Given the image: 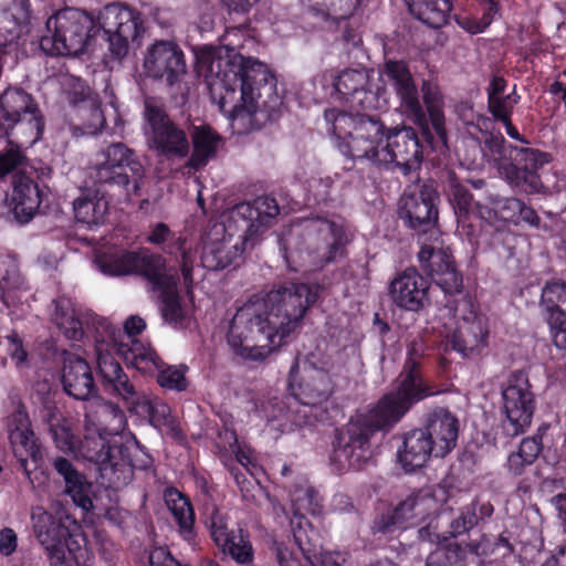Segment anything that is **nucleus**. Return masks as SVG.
<instances>
[{
	"instance_id": "7c9ffc66",
	"label": "nucleus",
	"mask_w": 566,
	"mask_h": 566,
	"mask_svg": "<svg viewBox=\"0 0 566 566\" xmlns=\"http://www.w3.org/2000/svg\"><path fill=\"white\" fill-rule=\"evenodd\" d=\"M490 542L483 538L475 546L440 544L427 558L426 566H483L482 556L488 555Z\"/></svg>"
},
{
	"instance_id": "dca6fc26",
	"label": "nucleus",
	"mask_w": 566,
	"mask_h": 566,
	"mask_svg": "<svg viewBox=\"0 0 566 566\" xmlns=\"http://www.w3.org/2000/svg\"><path fill=\"white\" fill-rule=\"evenodd\" d=\"M485 148L486 156L497 164L500 174L512 186L526 193H538L543 190L536 171L549 161L548 155L533 148L513 146L501 136L488 139Z\"/></svg>"
},
{
	"instance_id": "3c124183",
	"label": "nucleus",
	"mask_w": 566,
	"mask_h": 566,
	"mask_svg": "<svg viewBox=\"0 0 566 566\" xmlns=\"http://www.w3.org/2000/svg\"><path fill=\"white\" fill-rule=\"evenodd\" d=\"M478 523L476 504L471 503L460 511L458 517L450 522V534L458 536L471 530Z\"/></svg>"
},
{
	"instance_id": "5701e85b",
	"label": "nucleus",
	"mask_w": 566,
	"mask_h": 566,
	"mask_svg": "<svg viewBox=\"0 0 566 566\" xmlns=\"http://www.w3.org/2000/svg\"><path fill=\"white\" fill-rule=\"evenodd\" d=\"M145 118V135L150 148L167 158H182L188 155L189 143L186 134L160 108L147 103Z\"/></svg>"
},
{
	"instance_id": "ddd939ff",
	"label": "nucleus",
	"mask_w": 566,
	"mask_h": 566,
	"mask_svg": "<svg viewBox=\"0 0 566 566\" xmlns=\"http://www.w3.org/2000/svg\"><path fill=\"white\" fill-rule=\"evenodd\" d=\"M433 328L462 357H474L488 345V323L472 297H460L438 310Z\"/></svg>"
},
{
	"instance_id": "774afa93",
	"label": "nucleus",
	"mask_w": 566,
	"mask_h": 566,
	"mask_svg": "<svg viewBox=\"0 0 566 566\" xmlns=\"http://www.w3.org/2000/svg\"><path fill=\"white\" fill-rule=\"evenodd\" d=\"M542 566H566V544L562 545L557 553Z\"/></svg>"
},
{
	"instance_id": "f257e3e1",
	"label": "nucleus",
	"mask_w": 566,
	"mask_h": 566,
	"mask_svg": "<svg viewBox=\"0 0 566 566\" xmlns=\"http://www.w3.org/2000/svg\"><path fill=\"white\" fill-rule=\"evenodd\" d=\"M196 57L198 74L205 78L212 101L233 130L251 129L253 115L260 111L274 118L282 99L266 64L243 56L230 45H205L198 49Z\"/></svg>"
},
{
	"instance_id": "6e6552de",
	"label": "nucleus",
	"mask_w": 566,
	"mask_h": 566,
	"mask_svg": "<svg viewBox=\"0 0 566 566\" xmlns=\"http://www.w3.org/2000/svg\"><path fill=\"white\" fill-rule=\"evenodd\" d=\"M94 264L101 273L108 276L143 275L154 296L160 302L164 319L176 327L189 324L192 302L179 294L177 271L167 266L163 256L146 250L134 252L116 244H105L96 251Z\"/></svg>"
},
{
	"instance_id": "f8f14e48",
	"label": "nucleus",
	"mask_w": 566,
	"mask_h": 566,
	"mask_svg": "<svg viewBox=\"0 0 566 566\" xmlns=\"http://www.w3.org/2000/svg\"><path fill=\"white\" fill-rule=\"evenodd\" d=\"M273 324L274 321L265 314V304L253 295L230 319L227 344L243 360L263 361L284 345Z\"/></svg>"
},
{
	"instance_id": "13d9d810",
	"label": "nucleus",
	"mask_w": 566,
	"mask_h": 566,
	"mask_svg": "<svg viewBox=\"0 0 566 566\" xmlns=\"http://www.w3.org/2000/svg\"><path fill=\"white\" fill-rule=\"evenodd\" d=\"M18 547V536L10 527L0 531V555L10 556Z\"/></svg>"
},
{
	"instance_id": "680f3d73",
	"label": "nucleus",
	"mask_w": 566,
	"mask_h": 566,
	"mask_svg": "<svg viewBox=\"0 0 566 566\" xmlns=\"http://www.w3.org/2000/svg\"><path fill=\"white\" fill-rule=\"evenodd\" d=\"M233 452H235L237 461L253 474V470L256 468L253 451L249 447H237Z\"/></svg>"
},
{
	"instance_id": "8fccbe9b",
	"label": "nucleus",
	"mask_w": 566,
	"mask_h": 566,
	"mask_svg": "<svg viewBox=\"0 0 566 566\" xmlns=\"http://www.w3.org/2000/svg\"><path fill=\"white\" fill-rule=\"evenodd\" d=\"M520 96L515 93V88L512 92L492 98L489 102V108L494 117L497 119L511 118L514 106L518 103Z\"/></svg>"
},
{
	"instance_id": "c756f323",
	"label": "nucleus",
	"mask_w": 566,
	"mask_h": 566,
	"mask_svg": "<svg viewBox=\"0 0 566 566\" xmlns=\"http://www.w3.org/2000/svg\"><path fill=\"white\" fill-rule=\"evenodd\" d=\"M428 282L416 270L408 269L390 284L395 304L407 311H419L428 300Z\"/></svg>"
},
{
	"instance_id": "37998d69",
	"label": "nucleus",
	"mask_w": 566,
	"mask_h": 566,
	"mask_svg": "<svg viewBox=\"0 0 566 566\" xmlns=\"http://www.w3.org/2000/svg\"><path fill=\"white\" fill-rule=\"evenodd\" d=\"M423 102L427 106L429 118L439 139L447 144L444 115L442 112V97L437 84L424 81L422 84Z\"/></svg>"
},
{
	"instance_id": "a878e982",
	"label": "nucleus",
	"mask_w": 566,
	"mask_h": 566,
	"mask_svg": "<svg viewBox=\"0 0 566 566\" xmlns=\"http://www.w3.org/2000/svg\"><path fill=\"white\" fill-rule=\"evenodd\" d=\"M144 71L147 76L164 80L169 85L179 82L187 72L185 54L174 41L159 40L145 54Z\"/></svg>"
},
{
	"instance_id": "1a4fd4ad",
	"label": "nucleus",
	"mask_w": 566,
	"mask_h": 566,
	"mask_svg": "<svg viewBox=\"0 0 566 566\" xmlns=\"http://www.w3.org/2000/svg\"><path fill=\"white\" fill-rule=\"evenodd\" d=\"M345 354L329 350L326 342L317 344L315 350L304 357L297 356L289 374V390L300 406L293 411L292 422L312 426L318 406L327 401L333 392V377L345 369Z\"/></svg>"
},
{
	"instance_id": "6ab92c4d",
	"label": "nucleus",
	"mask_w": 566,
	"mask_h": 566,
	"mask_svg": "<svg viewBox=\"0 0 566 566\" xmlns=\"http://www.w3.org/2000/svg\"><path fill=\"white\" fill-rule=\"evenodd\" d=\"M0 123L12 130V136H23L22 145H34L42 135L43 122L29 94L9 88L0 96Z\"/></svg>"
},
{
	"instance_id": "58836bf2",
	"label": "nucleus",
	"mask_w": 566,
	"mask_h": 566,
	"mask_svg": "<svg viewBox=\"0 0 566 566\" xmlns=\"http://www.w3.org/2000/svg\"><path fill=\"white\" fill-rule=\"evenodd\" d=\"M147 241L153 244H164L168 243V252L169 253H181L182 260V275L186 283L191 282V271L196 260V256L192 255L191 252H188L186 249V240L178 237L174 239V234L169 230V228L165 223H156L151 227L150 232L147 237Z\"/></svg>"
},
{
	"instance_id": "f3484780",
	"label": "nucleus",
	"mask_w": 566,
	"mask_h": 566,
	"mask_svg": "<svg viewBox=\"0 0 566 566\" xmlns=\"http://www.w3.org/2000/svg\"><path fill=\"white\" fill-rule=\"evenodd\" d=\"M318 292V285L290 283L255 297L265 304V314L274 321V328L285 344L300 326L307 310L316 302Z\"/></svg>"
},
{
	"instance_id": "052dcab7",
	"label": "nucleus",
	"mask_w": 566,
	"mask_h": 566,
	"mask_svg": "<svg viewBox=\"0 0 566 566\" xmlns=\"http://www.w3.org/2000/svg\"><path fill=\"white\" fill-rule=\"evenodd\" d=\"M523 201L516 198H507L503 201L501 218L517 223L518 212L522 209Z\"/></svg>"
},
{
	"instance_id": "de8ad7c7",
	"label": "nucleus",
	"mask_w": 566,
	"mask_h": 566,
	"mask_svg": "<svg viewBox=\"0 0 566 566\" xmlns=\"http://www.w3.org/2000/svg\"><path fill=\"white\" fill-rule=\"evenodd\" d=\"M449 201L453 207L459 227H464L468 214L472 208V196L468 189L459 184L451 182Z\"/></svg>"
},
{
	"instance_id": "423d86ee",
	"label": "nucleus",
	"mask_w": 566,
	"mask_h": 566,
	"mask_svg": "<svg viewBox=\"0 0 566 566\" xmlns=\"http://www.w3.org/2000/svg\"><path fill=\"white\" fill-rule=\"evenodd\" d=\"M324 119L336 148L349 159L396 164L405 170L413 169L421 161L419 140L412 128L387 129L374 117L336 107L326 109Z\"/></svg>"
},
{
	"instance_id": "c85d7f7f",
	"label": "nucleus",
	"mask_w": 566,
	"mask_h": 566,
	"mask_svg": "<svg viewBox=\"0 0 566 566\" xmlns=\"http://www.w3.org/2000/svg\"><path fill=\"white\" fill-rule=\"evenodd\" d=\"M61 379L65 392L75 399L87 400L95 392L92 369L87 361L76 354H64Z\"/></svg>"
},
{
	"instance_id": "20e7f679",
	"label": "nucleus",
	"mask_w": 566,
	"mask_h": 566,
	"mask_svg": "<svg viewBox=\"0 0 566 566\" xmlns=\"http://www.w3.org/2000/svg\"><path fill=\"white\" fill-rule=\"evenodd\" d=\"M52 318L67 339L80 342L85 337L90 342L92 338L98 371L101 358L119 365L113 352L143 374H153L158 368L157 353L148 343L137 338L146 328L140 316L128 317L120 329L74 300L61 296L53 302Z\"/></svg>"
},
{
	"instance_id": "e433bc0d",
	"label": "nucleus",
	"mask_w": 566,
	"mask_h": 566,
	"mask_svg": "<svg viewBox=\"0 0 566 566\" xmlns=\"http://www.w3.org/2000/svg\"><path fill=\"white\" fill-rule=\"evenodd\" d=\"M75 219L88 227L102 224L108 210V200L96 189H86L74 200Z\"/></svg>"
},
{
	"instance_id": "09e8293b",
	"label": "nucleus",
	"mask_w": 566,
	"mask_h": 566,
	"mask_svg": "<svg viewBox=\"0 0 566 566\" xmlns=\"http://www.w3.org/2000/svg\"><path fill=\"white\" fill-rule=\"evenodd\" d=\"M208 527L210 530V535L214 542V544L220 546L227 545V539L232 533H235L228 527V521L224 514L220 511H213L208 520Z\"/></svg>"
},
{
	"instance_id": "4468645a",
	"label": "nucleus",
	"mask_w": 566,
	"mask_h": 566,
	"mask_svg": "<svg viewBox=\"0 0 566 566\" xmlns=\"http://www.w3.org/2000/svg\"><path fill=\"white\" fill-rule=\"evenodd\" d=\"M99 376L104 389L119 398L129 412L147 417L148 422L161 434L179 438L181 430L170 407L159 398L138 390L120 365L101 358Z\"/></svg>"
},
{
	"instance_id": "9b49d317",
	"label": "nucleus",
	"mask_w": 566,
	"mask_h": 566,
	"mask_svg": "<svg viewBox=\"0 0 566 566\" xmlns=\"http://www.w3.org/2000/svg\"><path fill=\"white\" fill-rule=\"evenodd\" d=\"M31 520L51 566H91L93 551L74 520L64 514L52 515L39 506L32 510Z\"/></svg>"
},
{
	"instance_id": "338daca9",
	"label": "nucleus",
	"mask_w": 566,
	"mask_h": 566,
	"mask_svg": "<svg viewBox=\"0 0 566 566\" xmlns=\"http://www.w3.org/2000/svg\"><path fill=\"white\" fill-rule=\"evenodd\" d=\"M525 221L531 226H537L539 222V218L537 217L536 212L530 208L526 207L524 203L522 206V209L518 212L517 222Z\"/></svg>"
},
{
	"instance_id": "cd10ccee",
	"label": "nucleus",
	"mask_w": 566,
	"mask_h": 566,
	"mask_svg": "<svg viewBox=\"0 0 566 566\" xmlns=\"http://www.w3.org/2000/svg\"><path fill=\"white\" fill-rule=\"evenodd\" d=\"M386 76L387 81L395 88L396 94L400 98V106L403 111L415 118L423 115L419 101L418 90L415 81L407 67L401 61H388L385 63L382 72L376 73V76Z\"/></svg>"
},
{
	"instance_id": "c9c22d12",
	"label": "nucleus",
	"mask_w": 566,
	"mask_h": 566,
	"mask_svg": "<svg viewBox=\"0 0 566 566\" xmlns=\"http://www.w3.org/2000/svg\"><path fill=\"white\" fill-rule=\"evenodd\" d=\"M54 469L63 478L65 492L72 497L73 502L84 511L92 510V484L86 478L64 458L55 459Z\"/></svg>"
},
{
	"instance_id": "69168bd1",
	"label": "nucleus",
	"mask_w": 566,
	"mask_h": 566,
	"mask_svg": "<svg viewBox=\"0 0 566 566\" xmlns=\"http://www.w3.org/2000/svg\"><path fill=\"white\" fill-rule=\"evenodd\" d=\"M552 504L557 511L558 518L566 528V493H560L552 499Z\"/></svg>"
},
{
	"instance_id": "bf43d9fd",
	"label": "nucleus",
	"mask_w": 566,
	"mask_h": 566,
	"mask_svg": "<svg viewBox=\"0 0 566 566\" xmlns=\"http://www.w3.org/2000/svg\"><path fill=\"white\" fill-rule=\"evenodd\" d=\"M276 560L279 566H301L300 560L284 543H274Z\"/></svg>"
},
{
	"instance_id": "7ed1b4c3",
	"label": "nucleus",
	"mask_w": 566,
	"mask_h": 566,
	"mask_svg": "<svg viewBox=\"0 0 566 566\" xmlns=\"http://www.w3.org/2000/svg\"><path fill=\"white\" fill-rule=\"evenodd\" d=\"M440 392L423 380L413 363L405 364L395 390L385 395L369 411L357 413L344 429L337 431L331 454L332 464L339 472L365 468L374 458V433L390 429L412 405Z\"/></svg>"
},
{
	"instance_id": "9d476101",
	"label": "nucleus",
	"mask_w": 566,
	"mask_h": 566,
	"mask_svg": "<svg viewBox=\"0 0 566 566\" xmlns=\"http://www.w3.org/2000/svg\"><path fill=\"white\" fill-rule=\"evenodd\" d=\"M281 241L287 268L312 272L342 256L347 239L342 224L316 218L291 227Z\"/></svg>"
},
{
	"instance_id": "39448f33",
	"label": "nucleus",
	"mask_w": 566,
	"mask_h": 566,
	"mask_svg": "<svg viewBox=\"0 0 566 566\" xmlns=\"http://www.w3.org/2000/svg\"><path fill=\"white\" fill-rule=\"evenodd\" d=\"M99 30L111 53L123 57L143 33L140 13L129 7L112 3L99 11L96 23L85 11L65 8L48 19L40 46L52 55H77Z\"/></svg>"
},
{
	"instance_id": "c03bdc74",
	"label": "nucleus",
	"mask_w": 566,
	"mask_h": 566,
	"mask_svg": "<svg viewBox=\"0 0 566 566\" xmlns=\"http://www.w3.org/2000/svg\"><path fill=\"white\" fill-rule=\"evenodd\" d=\"M227 542L226 546L219 547L223 554L230 555L239 564H249L253 560L252 544L241 530L232 533Z\"/></svg>"
},
{
	"instance_id": "0eeeda50",
	"label": "nucleus",
	"mask_w": 566,
	"mask_h": 566,
	"mask_svg": "<svg viewBox=\"0 0 566 566\" xmlns=\"http://www.w3.org/2000/svg\"><path fill=\"white\" fill-rule=\"evenodd\" d=\"M279 211L275 199L270 197L241 202L224 211L221 221L203 239L200 264L217 271L234 263L262 240Z\"/></svg>"
},
{
	"instance_id": "f704fd0d",
	"label": "nucleus",
	"mask_w": 566,
	"mask_h": 566,
	"mask_svg": "<svg viewBox=\"0 0 566 566\" xmlns=\"http://www.w3.org/2000/svg\"><path fill=\"white\" fill-rule=\"evenodd\" d=\"M41 197L38 185L29 177L19 175L13 180L11 206L15 219L29 222L38 211Z\"/></svg>"
},
{
	"instance_id": "a211bd4d",
	"label": "nucleus",
	"mask_w": 566,
	"mask_h": 566,
	"mask_svg": "<svg viewBox=\"0 0 566 566\" xmlns=\"http://www.w3.org/2000/svg\"><path fill=\"white\" fill-rule=\"evenodd\" d=\"M143 167L133 159V153L122 143H115L97 153L92 164V177L98 184L122 186L127 196L136 195Z\"/></svg>"
},
{
	"instance_id": "412c9836",
	"label": "nucleus",
	"mask_w": 566,
	"mask_h": 566,
	"mask_svg": "<svg viewBox=\"0 0 566 566\" xmlns=\"http://www.w3.org/2000/svg\"><path fill=\"white\" fill-rule=\"evenodd\" d=\"M291 530L294 543L305 559H313L318 546V532L314 530L304 513L319 515L322 513L321 496L306 482L296 484L290 492Z\"/></svg>"
},
{
	"instance_id": "aec40b11",
	"label": "nucleus",
	"mask_w": 566,
	"mask_h": 566,
	"mask_svg": "<svg viewBox=\"0 0 566 566\" xmlns=\"http://www.w3.org/2000/svg\"><path fill=\"white\" fill-rule=\"evenodd\" d=\"M446 491L442 488L433 492L421 491L412 494L399 503L387 515L375 522V530L382 533H391L396 530H405L423 523L432 514L438 513L446 502Z\"/></svg>"
},
{
	"instance_id": "a18cd8bd",
	"label": "nucleus",
	"mask_w": 566,
	"mask_h": 566,
	"mask_svg": "<svg viewBox=\"0 0 566 566\" xmlns=\"http://www.w3.org/2000/svg\"><path fill=\"white\" fill-rule=\"evenodd\" d=\"M158 371L157 381L160 387L175 390V391H184L188 387V381L186 379V366H166L164 367L163 361L159 359L158 368L153 373Z\"/></svg>"
},
{
	"instance_id": "4be33fe9",
	"label": "nucleus",
	"mask_w": 566,
	"mask_h": 566,
	"mask_svg": "<svg viewBox=\"0 0 566 566\" xmlns=\"http://www.w3.org/2000/svg\"><path fill=\"white\" fill-rule=\"evenodd\" d=\"M503 411L506 417L505 430L511 436L524 432L532 422L535 397L527 377L514 373L502 390Z\"/></svg>"
},
{
	"instance_id": "4c0bfd02",
	"label": "nucleus",
	"mask_w": 566,
	"mask_h": 566,
	"mask_svg": "<svg viewBox=\"0 0 566 566\" xmlns=\"http://www.w3.org/2000/svg\"><path fill=\"white\" fill-rule=\"evenodd\" d=\"M164 500L170 511L180 535L188 542L193 539L195 512L190 501L177 489L167 488Z\"/></svg>"
},
{
	"instance_id": "473e14b6",
	"label": "nucleus",
	"mask_w": 566,
	"mask_h": 566,
	"mask_svg": "<svg viewBox=\"0 0 566 566\" xmlns=\"http://www.w3.org/2000/svg\"><path fill=\"white\" fill-rule=\"evenodd\" d=\"M430 436L434 444V457L442 458L450 453L458 440L459 420L447 409L434 410L428 418L427 427L423 429Z\"/></svg>"
},
{
	"instance_id": "b1692460",
	"label": "nucleus",
	"mask_w": 566,
	"mask_h": 566,
	"mask_svg": "<svg viewBox=\"0 0 566 566\" xmlns=\"http://www.w3.org/2000/svg\"><path fill=\"white\" fill-rule=\"evenodd\" d=\"M437 200L438 192L433 184H423L412 190L409 189L400 199L399 216L408 227L423 232L432 231L431 235H436L438 233L434 229L438 219Z\"/></svg>"
},
{
	"instance_id": "2f4dec72",
	"label": "nucleus",
	"mask_w": 566,
	"mask_h": 566,
	"mask_svg": "<svg viewBox=\"0 0 566 566\" xmlns=\"http://www.w3.org/2000/svg\"><path fill=\"white\" fill-rule=\"evenodd\" d=\"M9 439L14 454L25 468L27 459L34 461L41 458L40 447L30 427L28 412L19 407L8 418Z\"/></svg>"
},
{
	"instance_id": "393cba45",
	"label": "nucleus",
	"mask_w": 566,
	"mask_h": 566,
	"mask_svg": "<svg viewBox=\"0 0 566 566\" xmlns=\"http://www.w3.org/2000/svg\"><path fill=\"white\" fill-rule=\"evenodd\" d=\"M418 258L421 264L430 270L432 280L444 293L446 303H452L462 296L471 297L462 291V276L446 250L437 244H428L423 240Z\"/></svg>"
},
{
	"instance_id": "79ce46f5",
	"label": "nucleus",
	"mask_w": 566,
	"mask_h": 566,
	"mask_svg": "<svg viewBox=\"0 0 566 566\" xmlns=\"http://www.w3.org/2000/svg\"><path fill=\"white\" fill-rule=\"evenodd\" d=\"M542 450V439L539 437L525 438L522 440L516 451L507 457L506 467L510 473L521 475L526 468L531 467L537 459Z\"/></svg>"
},
{
	"instance_id": "49530a36",
	"label": "nucleus",
	"mask_w": 566,
	"mask_h": 566,
	"mask_svg": "<svg viewBox=\"0 0 566 566\" xmlns=\"http://www.w3.org/2000/svg\"><path fill=\"white\" fill-rule=\"evenodd\" d=\"M312 8L323 15L346 18L358 8L360 0H307Z\"/></svg>"
},
{
	"instance_id": "4d7b16f0",
	"label": "nucleus",
	"mask_w": 566,
	"mask_h": 566,
	"mask_svg": "<svg viewBox=\"0 0 566 566\" xmlns=\"http://www.w3.org/2000/svg\"><path fill=\"white\" fill-rule=\"evenodd\" d=\"M489 1V8L486 14L483 15V18L480 21H468L463 27L470 32V33H481L483 32L491 23L493 17L497 12V3L495 0H488Z\"/></svg>"
},
{
	"instance_id": "2eb2a0df",
	"label": "nucleus",
	"mask_w": 566,
	"mask_h": 566,
	"mask_svg": "<svg viewBox=\"0 0 566 566\" xmlns=\"http://www.w3.org/2000/svg\"><path fill=\"white\" fill-rule=\"evenodd\" d=\"M378 82L379 75L376 76L374 70L355 69L343 70L339 73L326 72L319 80L326 95L333 102L366 111L381 109L387 106L386 91Z\"/></svg>"
},
{
	"instance_id": "a19ab883",
	"label": "nucleus",
	"mask_w": 566,
	"mask_h": 566,
	"mask_svg": "<svg viewBox=\"0 0 566 566\" xmlns=\"http://www.w3.org/2000/svg\"><path fill=\"white\" fill-rule=\"evenodd\" d=\"M410 13L431 28H441L452 10V0H405Z\"/></svg>"
},
{
	"instance_id": "72a5a7b5",
	"label": "nucleus",
	"mask_w": 566,
	"mask_h": 566,
	"mask_svg": "<svg viewBox=\"0 0 566 566\" xmlns=\"http://www.w3.org/2000/svg\"><path fill=\"white\" fill-rule=\"evenodd\" d=\"M434 444L430 436L423 429H417L408 432L398 449V460L406 472H412L427 464L429 459L434 455Z\"/></svg>"
},
{
	"instance_id": "6e6d98bb",
	"label": "nucleus",
	"mask_w": 566,
	"mask_h": 566,
	"mask_svg": "<svg viewBox=\"0 0 566 566\" xmlns=\"http://www.w3.org/2000/svg\"><path fill=\"white\" fill-rule=\"evenodd\" d=\"M311 565L316 566H340L344 562V556L340 553L323 552L321 545V536L318 535V546L316 548L313 559H306Z\"/></svg>"
},
{
	"instance_id": "bb28decb",
	"label": "nucleus",
	"mask_w": 566,
	"mask_h": 566,
	"mask_svg": "<svg viewBox=\"0 0 566 566\" xmlns=\"http://www.w3.org/2000/svg\"><path fill=\"white\" fill-rule=\"evenodd\" d=\"M541 307L549 326L551 336L558 348L566 347V284L547 283L541 297Z\"/></svg>"
},
{
	"instance_id": "f03ea898",
	"label": "nucleus",
	"mask_w": 566,
	"mask_h": 566,
	"mask_svg": "<svg viewBox=\"0 0 566 566\" xmlns=\"http://www.w3.org/2000/svg\"><path fill=\"white\" fill-rule=\"evenodd\" d=\"M85 409L84 440L74 436L71 422L54 403L46 402L40 417L49 426L59 450L93 462L97 467L101 484L119 490L133 479L130 451L135 441L125 443L123 437L117 434L125 427V415L117 405L101 398L90 401Z\"/></svg>"
},
{
	"instance_id": "603ef678",
	"label": "nucleus",
	"mask_w": 566,
	"mask_h": 566,
	"mask_svg": "<svg viewBox=\"0 0 566 566\" xmlns=\"http://www.w3.org/2000/svg\"><path fill=\"white\" fill-rule=\"evenodd\" d=\"M17 145H13V143H10L9 148L0 154V157H6L4 160L1 161L0 167L7 169L3 172V176L11 172L12 170L17 169L23 161L24 156L22 154L21 148L22 147H30L31 145H22L21 140H25V137L18 136L14 137Z\"/></svg>"
},
{
	"instance_id": "5fc2aeb1",
	"label": "nucleus",
	"mask_w": 566,
	"mask_h": 566,
	"mask_svg": "<svg viewBox=\"0 0 566 566\" xmlns=\"http://www.w3.org/2000/svg\"><path fill=\"white\" fill-rule=\"evenodd\" d=\"M149 566H191L181 565L165 547H155L149 554ZM203 566H219L212 560L205 562Z\"/></svg>"
},
{
	"instance_id": "864d4df0",
	"label": "nucleus",
	"mask_w": 566,
	"mask_h": 566,
	"mask_svg": "<svg viewBox=\"0 0 566 566\" xmlns=\"http://www.w3.org/2000/svg\"><path fill=\"white\" fill-rule=\"evenodd\" d=\"M7 339V352L12 361L20 367L27 364L28 352L24 347L22 338L17 334L12 333L6 337Z\"/></svg>"
},
{
	"instance_id": "0e129e2a",
	"label": "nucleus",
	"mask_w": 566,
	"mask_h": 566,
	"mask_svg": "<svg viewBox=\"0 0 566 566\" xmlns=\"http://www.w3.org/2000/svg\"><path fill=\"white\" fill-rule=\"evenodd\" d=\"M506 81L503 77L494 76L488 88V101L505 95Z\"/></svg>"
},
{
	"instance_id": "e2e57ef3",
	"label": "nucleus",
	"mask_w": 566,
	"mask_h": 566,
	"mask_svg": "<svg viewBox=\"0 0 566 566\" xmlns=\"http://www.w3.org/2000/svg\"><path fill=\"white\" fill-rule=\"evenodd\" d=\"M423 354V344L421 339H415L407 349V359L405 364L413 363L415 369H418L419 359Z\"/></svg>"
},
{
	"instance_id": "ea45409f",
	"label": "nucleus",
	"mask_w": 566,
	"mask_h": 566,
	"mask_svg": "<svg viewBox=\"0 0 566 566\" xmlns=\"http://www.w3.org/2000/svg\"><path fill=\"white\" fill-rule=\"evenodd\" d=\"M192 144L193 151L188 165L198 169L206 166L216 156L221 137L209 126H196L192 132Z\"/></svg>"
}]
</instances>
